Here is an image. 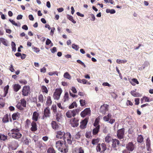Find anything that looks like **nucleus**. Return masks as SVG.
Wrapping results in <instances>:
<instances>
[{"instance_id":"e2e57ef3","label":"nucleus","mask_w":153,"mask_h":153,"mask_svg":"<svg viewBox=\"0 0 153 153\" xmlns=\"http://www.w3.org/2000/svg\"><path fill=\"white\" fill-rule=\"evenodd\" d=\"M51 42V41L49 39H47L46 42V44L47 45H49Z\"/></svg>"},{"instance_id":"6ab92c4d","label":"nucleus","mask_w":153,"mask_h":153,"mask_svg":"<svg viewBox=\"0 0 153 153\" xmlns=\"http://www.w3.org/2000/svg\"><path fill=\"white\" fill-rule=\"evenodd\" d=\"M62 92V90L61 88H57L54 93V96H60Z\"/></svg>"},{"instance_id":"393cba45","label":"nucleus","mask_w":153,"mask_h":153,"mask_svg":"<svg viewBox=\"0 0 153 153\" xmlns=\"http://www.w3.org/2000/svg\"><path fill=\"white\" fill-rule=\"evenodd\" d=\"M75 153H84V151L82 147L76 148L75 151Z\"/></svg>"},{"instance_id":"9b49d317","label":"nucleus","mask_w":153,"mask_h":153,"mask_svg":"<svg viewBox=\"0 0 153 153\" xmlns=\"http://www.w3.org/2000/svg\"><path fill=\"white\" fill-rule=\"evenodd\" d=\"M37 146L41 150H45L46 149L45 144L42 142H39L36 143Z\"/></svg>"},{"instance_id":"0e129e2a","label":"nucleus","mask_w":153,"mask_h":153,"mask_svg":"<svg viewBox=\"0 0 153 153\" xmlns=\"http://www.w3.org/2000/svg\"><path fill=\"white\" fill-rule=\"evenodd\" d=\"M39 101L41 102H43L44 101L43 96H39Z\"/></svg>"},{"instance_id":"c9c22d12","label":"nucleus","mask_w":153,"mask_h":153,"mask_svg":"<svg viewBox=\"0 0 153 153\" xmlns=\"http://www.w3.org/2000/svg\"><path fill=\"white\" fill-rule=\"evenodd\" d=\"M20 104L23 107H26V101L24 99H21Z\"/></svg>"},{"instance_id":"49530a36","label":"nucleus","mask_w":153,"mask_h":153,"mask_svg":"<svg viewBox=\"0 0 153 153\" xmlns=\"http://www.w3.org/2000/svg\"><path fill=\"white\" fill-rule=\"evenodd\" d=\"M0 39L3 45L6 46L8 45L7 44L4 39L1 38H0Z\"/></svg>"},{"instance_id":"c03bdc74","label":"nucleus","mask_w":153,"mask_h":153,"mask_svg":"<svg viewBox=\"0 0 153 153\" xmlns=\"http://www.w3.org/2000/svg\"><path fill=\"white\" fill-rule=\"evenodd\" d=\"M56 152L54 149L52 148H49L47 151V153H55Z\"/></svg>"},{"instance_id":"bb28decb","label":"nucleus","mask_w":153,"mask_h":153,"mask_svg":"<svg viewBox=\"0 0 153 153\" xmlns=\"http://www.w3.org/2000/svg\"><path fill=\"white\" fill-rule=\"evenodd\" d=\"M100 127L99 126L96 127L93 130V134L94 135L96 134L99 131Z\"/></svg>"},{"instance_id":"8fccbe9b","label":"nucleus","mask_w":153,"mask_h":153,"mask_svg":"<svg viewBox=\"0 0 153 153\" xmlns=\"http://www.w3.org/2000/svg\"><path fill=\"white\" fill-rule=\"evenodd\" d=\"M99 120L97 118H96L94 123V125L96 127L99 126L100 127L99 125H98Z\"/></svg>"},{"instance_id":"4c0bfd02","label":"nucleus","mask_w":153,"mask_h":153,"mask_svg":"<svg viewBox=\"0 0 153 153\" xmlns=\"http://www.w3.org/2000/svg\"><path fill=\"white\" fill-rule=\"evenodd\" d=\"M57 105L58 108L62 110H65L66 108L63 106L60 103H57Z\"/></svg>"},{"instance_id":"a211bd4d","label":"nucleus","mask_w":153,"mask_h":153,"mask_svg":"<svg viewBox=\"0 0 153 153\" xmlns=\"http://www.w3.org/2000/svg\"><path fill=\"white\" fill-rule=\"evenodd\" d=\"M88 123V120L87 119H85L81 122L80 127L81 128L83 129L85 127V126Z\"/></svg>"},{"instance_id":"72a5a7b5","label":"nucleus","mask_w":153,"mask_h":153,"mask_svg":"<svg viewBox=\"0 0 153 153\" xmlns=\"http://www.w3.org/2000/svg\"><path fill=\"white\" fill-rule=\"evenodd\" d=\"M52 103V101L51 98L50 96H48L47 99L46 104L48 106H50L51 105Z\"/></svg>"},{"instance_id":"052dcab7","label":"nucleus","mask_w":153,"mask_h":153,"mask_svg":"<svg viewBox=\"0 0 153 153\" xmlns=\"http://www.w3.org/2000/svg\"><path fill=\"white\" fill-rule=\"evenodd\" d=\"M131 94L132 96H137V93L135 91H131Z\"/></svg>"},{"instance_id":"58836bf2","label":"nucleus","mask_w":153,"mask_h":153,"mask_svg":"<svg viewBox=\"0 0 153 153\" xmlns=\"http://www.w3.org/2000/svg\"><path fill=\"white\" fill-rule=\"evenodd\" d=\"M2 121L4 123H7L8 122V115H5L2 119Z\"/></svg>"},{"instance_id":"2eb2a0df","label":"nucleus","mask_w":153,"mask_h":153,"mask_svg":"<svg viewBox=\"0 0 153 153\" xmlns=\"http://www.w3.org/2000/svg\"><path fill=\"white\" fill-rule=\"evenodd\" d=\"M120 142L117 139H114L112 140V147L113 148H115L119 145Z\"/></svg>"},{"instance_id":"dca6fc26","label":"nucleus","mask_w":153,"mask_h":153,"mask_svg":"<svg viewBox=\"0 0 153 153\" xmlns=\"http://www.w3.org/2000/svg\"><path fill=\"white\" fill-rule=\"evenodd\" d=\"M39 115V113L36 111L34 112L33 114L32 119L35 121H37L38 120Z\"/></svg>"},{"instance_id":"ea45409f","label":"nucleus","mask_w":153,"mask_h":153,"mask_svg":"<svg viewBox=\"0 0 153 153\" xmlns=\"http://www.w3.org/2000/svg\"><path fill=\"white\" fill-rule=\"evenodd\" d=\"M9 21L13 25H14L16 26H20V24L19 23L18 24H17V23H16L13 20H11V19H9Z\"/></svg>"},{"instance_id":"4be33fe9","label":"nucleus","mask_w":153,"mask_h":153,"mask_svg":"<svg viewBox=\"0 0 153 153\" xmlns=\"http://www.w3.org/2000/svg\"><path fill=\"white\" fill-rule=\"evenodd\" d=\"M21 88L20 85L18 84H15L13 85V88L15 92L18 91Z\"/></svg>"},{"instance_id":"6e6552de","label":"nucleus","mask_w":153,"mask_h":153,"mask_svg":"<svg viewBox=\"0 0 153 153\" xmlns=\"http://www.w3.org/2000/svg\"><path fill=\"white\" fill-rule=\"evenodd\" d=\"M66 133L61 131H58L56 133V137L59 139L63 138L65 140V137Z\"/></svg>"},{"instance_id":"79ce46f5","label":"nucleus","mask_w":153,"mask_h":153,"mask_svg":"<svg viewBox=\"0 0 153 153\" xmlns=\"http://www.w3.org/2000/svg\"><path fill=\"white\" fill-rule=\"evenodd\" d=\"M51 110H53V112L55 114V113L57 112L56 106V105H52L51 108Z\"/></svg>"},{"instance_id":"7c9ffc66","label":"nucleus","mask_w":153,"mask_h":153,"mask_svg":"<svg viewBox=\"0 0 153 153\" xmlns=\"http://www.w3.org/2000/svg\"><path fill=\"white\" fill-rule=\"evenodd\" d=\"M41 89L42 92L45 93L46 94H47L48 93V90L47 89V88L44 85L42 86L41 87Z\"/></svg>"},{"instance_id":"a19ab883","label":"nucleus","mask_w":153,"mask_h":153,"mask_svg":"<svg viewBox=\"0 0 153 153\" xmlns=\"http://www.w3.org/2000/svg\"><path fill=\"white\" fill-rule=\"evenodd\" d=\"M80 105L81 106H83L87 104V102L85 100L81 99L79 100Z\"/></svg>"},{"instance_id":"5fc2aeb1","label":"nucleus","mask_w":153,"mask_h":153,"mask_svg":"<svg viewBox=\"0 0 153 153\" xmlns=\"http://www.w3.org/2000/svg\"><path fill=\"white\" fill-rule=\"evenodd\" d=\"M55 74H56L57 75H58L57 71L51 72L48 73V75L50 76H52Z\"/></svg>"},{"instance_id":"de8ad7c7","label":"nucleus","mask_w":153,"mask_h":153,"mask_svg":"<svg viewBox=\"0 0 153 153\" xmlns=\"http://www.w3.org/2000/svg\"><path fill=\"white\" fill-rule=\"evenodd\" d=\"M32 48L33 51L36 53H38L40 51L39 48L34 46H33Z\"/></svg>"},{"instance_id":"f3484780","label":"nucleus","mask_w":153,"mask_h":153,"mask_svg":"<svg viewBox=\"0 0 153 153\" xmlns=\"http://www.w3.org/2000/svg\"><path fill=\"white\" fill-rule=\"evenodd\" d=\"M31 127L30 128V130L33 131H36L37 130V125L36 123L33 121L31 124Z\"/></svg>"},{"instance_id":"37998d69","label":"nucleus","mask_w":153,"mask_h":153,"mask_svg":"<svg viewBox=\"0 0 153 153\" xmlns=\"http://www.w3.org/2000/svg\"><path fill=\"white\" fill-rule=\"evenodd\" d=\"M146 144L147 147H149H149H150L151 141L149 137H148L146 139Z\"/></svg>"},{"instance_id":"1a4fd4ad","label":"nucleus","mask_w":153,"mask_h":153,"mask_svg":"<svg viewBox=\"0 0 153 153\" xmlns=\"http://www.w3.org/2000/svg\"><path fill=\"white\" fill-rule=\"evenodd\" d=\"M67 138V141L69 144H71L72 142V140H73V138L71 137V136L70 133L69 132H67L66 133L65 137V139Z\"/></svg>"},{"instance_id":"69168bd1","label":"nucleus","mask_w":153,"mask_h":153,"mask_svg":"<svg viewBox=\"0 0 153 153\" xmlns=\"http://www.w3.org/2000/svg\"><path fill=\"white\" fill-rule=\"evenodd\" d=\"M102 85L104 86H108V87H110L111 85L107 82H105L102 83Z\"/></svg>"},{"instance_id":"bf43d9fd","label":"nucleus","mask_w":153,"mask_h":153,"mask_svg":"<svg viewBox=\"0 0 153 153\" xmlns=\"http://www.w3.org/2000/svg\"><path fill=\"white\" fill-rule=\"evenodd\" d=\"M77 62L79 63L81 65L83 66L84 67H85L86 66L85 65L83 62L81 61L80 60H77Z\"/></svg>"},{"instance_id":"39448f33","label":"nucleus","mask_w":153,"mask_h":153,"mask_svg":"<svg viewBox=\"0 0 153 153\" xmlns=\"http://www.w3.org/2000/svg\"><path fill=\"white\" fill-rule=\"evenodd\" d=\"M78 110H73L72 111L69 110L66 113V116L68 118H71L74 117L77 112Z\"/></svg>"},{"instance_id":"5701e85b","label":"nucleus","mask_w":153,"mask_h":153,"mask_svg":"<svg viewBox=\"0 0 153 153\" xmlns=\"http://www.w3.org/2000/svg\"><path fill=\"white\" fill-rule=\"evenodd\" d=\"M51 125L52 128L54 129H56L59 127V125L56 123V122L53 121L52 122Z\"/></svg>"},{"instance_id":"864d4df0","label":"nucleus","mask_w":153,"mask_h":153,"mask_svg":"<svg viewBox=\"0 0 153 153\" xmlns=\"http://www.w3.org/2000/svg\"><path fill=\"white\" fill-rule=\"evenodd\" d=\"M16 107L17 108L20 110H22L23 109V108L21 106V104H20V103L19 102L16 105Z\"/></svg>"},{"instance_id":"603ef678","label":"nucleus","mask_w":153,"mask_h":153,"mask_svg":"<svg viewBox=\"0 0 153 153\" xmlns=\"http://www.w3.org/2000/svg\"><path fill=\"white\" fill-rule=\"evenodd\" d=\"M20 83L23 84L24 85H26L27 83V81L25 79H22L19 81Z\"/></svg>"},{"instance_id":"f704fd0d","label":"nucleus","mask_w":153,"mask_h":153,"mask_svg":"<svg viewBox=\"0 0 153 153\" xmlns=\"http://www.w3.org/2000/svg\"><path fill=\"white\" fill-rule=\"evenodd\" d=\"M143 100L146 102H149L152 100V99L149 98L146 96H144L143 98Z\"/></svg>"},{"instance_id":"09e8293b","label":"nucleus","mask_w":153,"mask_h":153,"mask_svg":"<svg viewBox=\"0 0 153 153\" xmlns=\"http://www.w3.org/2000/svg\"><path fill=\"white\" fill-rule=\"evenodd\" d=\"M101 146L102 147V151H104L106 150V145L105 143H102L101 145Z\"/></svg>"},{"instance_id":"2f4dec72","label":"nucleus","mask_w":153,"mask_h":153,"mask_svg":"<svg viewBox=\"0 0 153 153\" xmlns=\"http://www.w3.org/2000/svg\"><path fill=\"white\" fill-rule=\"evenodd\" d=\"M19 114L18 113H14L12 115V118L13 120H16L19 117Z\"/></svg>"},{"instance_id":"9d476101","label":"nucleus","mask_w":153,"mask_h":153,"mask_svg":"<svg viewBox=\"0 0 153 153\" xmlns=\"http://www.w3.org/2000/svg\"><path fill=\"white\" fill-rule=\"evenodd\" d=\"M126 148L127 149L130 151H132L136 148V146L133 143L129 142L126 146Z\"/></svg>"},{"instance_id":"f03ea898","label":"nucleus","mask_w":153,"mask_h":153,"mask_svg":"<svg viewBox=\"0 0 153 153\" xmlns=\"http://www.w3.org/2000/svg\"><path fill=\"white\" fill-rule=\"evenodd\" d=\"M55 146L58 150L61 152L65 153L68 151L67 145L62 141L59 140L56 141L55 144Z\"/></svg>"},{"instance_id":"338daca9","label":"nucleus","mask_w":153,"mask_h":153,"mask_svg":"<svg viewBox=\"0 0 153 153\" xmlns=\"http://www.w3.org/2000/svg\"><path fill=\"white\" fill-rule=\"evenodd\" d=\"M126 104L127 105H133L132 102H131L129 100H128L126 102Z\"/></svg>"},{"instance_id":"4468645a","label":"nucleus","mask_w":153,"mask_h":153,"mask_svg":"<svg viewBox=\"0 0 153 153\" xmlns=\"http://www.w3.org/2000/svg\"><path fill=\"white\" fill-rule=\"evenodd\" d=\"M60 111H59L55 114H56V120L58 122L60 121L61 118H62V114H61Z\"/></svg>"},{"instance_id":"4d7b16f0","label":"nucleus","mask_w":153,"mask_h":153,"mask_svg":"<svg viewBox=\"0 0 153 153\" xmlns=\"http://www.w3.org/2000/svg\"><path fill=\"white\" fill-rule=\"evenodd\" d=\"M81 136V134L79 132H78L75 135V137L76 139H78L80 138Z\"/></svg>"},{"instance_id":"cd10ccee","label":"nucleus","mask_w":153,"mask_h":153,"mask_svg":"<svg viewBox=\"0 0 153 153\" xmlns=\"http://www.w3.org/2000/svg\"><path fill=\"white\" fill-rule=\"evenodd\" d=\"M23 142L25 145H28L30 142V140L26 137H24L23 138Z\"/></svg>"},{"instance_id":"ddd939ff","label":"nucleus","mask_w":153,"mask_h":153,"mask_svg":"<svg viewBox=\"0 0 153 153\" xmlns=\"http://www.w3.org/2000/svg\"><path fill=\"white\" fill-rule=\"evenodd\" d=\"M78 121L79 120H78L74 118L71 120V124L72 126L73 127H77L79 125Z\"/></svg>"},{"instance_id":"3c124183","label":"nucleus","mask_w":153,"mask_h":153,"mask_svg":"<svg viewBox=\"0 0 153 153\" xmlns=\"http://www.w3.org/2000/svg\"><path fill=\"white\" fill-rule=\"evenodd\" d=\"M72 47L73 48L75 49L76 51L78 50L79 48V46L77 45H75L74 44H72Z\"/></svg>"},{"instance_id":"680f3d73","label":"nucleus","mask_w":153,"mask_h":153,"mask_svg":"<svg viewBox=\"0 0 153 153\" xmlns=\"http://www.w3.org/2000/svg\"><path fill=\"white\" fill-rule=\"evenodd\" d=\"M51 51L53 53H54L55 52H56L57 50L56 48L55 47H53L52 49H51Z\"/></svg>"},{"instance_id":"20e7f679","label":"nucleus","mask_w":153,"mask_h":153,"mask_svg":"<svg viewBox=\"0 0 153 153\" xmlns=\"http://www.w3.org/2000/svg\"><path fill=\"white\" fill-rule=\"evenodd\" d=\"M22 92L23 96H28L30 93V87L27 85L24 86Z\"/></svg>"},{"instance_id":"c756f323","label":"nucleus","mask_w":153,"mask_h":153,"mask_svg":"<svg viewBox=\"0 0 153 153\" xmlns=\"http://www.w3.org/2000/svg\"><path fill=\"white\" fill-rule=\"evenodd\" d=\"M143 140V137L141 135H138L137 137V141L139 143H141Z\"/></svg>"},{"instance_id":"0eeeda50","label":"nucleus","mask_w":153,"mask_h":153,"mask_svg":"<svg viewBox=\"0 0 153 153\" xmlns=\"http://www.w3.org/2000/svg\"><path fill=\"white\" fill-rule=\"evenodd\" d=\"M124 129L123 128L117 131V136L118 138L120 139L123 138L124 137Z\"/></svg>"},{"instance_id":"e433bc0d","label":"nucleus","mask_w":153,"mask_h":153,"mask_svg":"<svg viewBox=\"0 0 153 153\" xmlns=\"http://www.w3.org/2000/svg\"><path fill=\"white\" fill-rule=\"evenodd\" d=\"M64 77L69 79H71V75L68 72H66L64 74Z\"/></svg>"},{"instance_id":"a878e982","label":"nucleus","mask_w":153,"mask_h":153,"mask_svg":"<svg viewBox=\"0 0 153 153\" xmlns=\"http://www.w3.org/2000/svg\"><path fill=\"white\" fill-rule=\"evenodd\" d=\"M66 17L69 20L74 24H75L76 23V21L74 20L72 16L67 14V15Z\"/></svg>"},{"instance_id":"423d86ee","label":"nucleus","mask_w":153,"mask_h":153,"mask_svg":"<svg viewBox=\"0 0 153 153\" xmlns=\"http://www.w3.org/2000/svg\"><path fill=\"white\" fill-rule=\"evenodd\" d=\"M91 110L89 108H86L80 113V115L82 117H85L87 115H90L91 114Z\"/></svg>"},{"instance_id":"a18cd8bd","label":"nucleus","mask_w":153,"mask_h":153,"mask_svg":"<svg viewBox=\"0 0 153 153\" xmlns=\"http://www.w3.org/2000/svg\"><path fill=\"white\" fill-rule=\"evenodd\" d=\"M0 139L4 141L7 139V136L4 134H0Z\"/></svg>"},{"instance_id":"aec40b11","label":"nucleus","mask_w":153,"mask_h":153,"mask_svg":"<svg viewBox=\"0 0 153 153\" xmlns=\"http://www.w3.org/2000/svg\"><path fill=\"white\" fill-rule=\"evenodd\" d=\"M129 81L130 83L133 86H135L136 84H138L139 83L137 79L136 78H133Z\"/></svg>"},{"instance_id":"f257e3e1","label":"nucleus","mask_w":153,"mask_h":153,"mask_svg":"<svg viewBox=\"0 0 153 153\" xmlns=\"http://www.w3.org/2000/svg\"><path fill=\"white\" fill-rule=\"evenodd\" d=\"M18 125L16 128H14L11 130L10 131L11 132L10 134V136L12 137L15 139H19L21 138L22 136V134L19 132V127L20 126V125L17 122L14 123V125Z\"/></svg>"},{"instance_id":"774afa93","label":"nucleus","mask_w":153,"mask_h":153,"mask_svg":"<svg viewBox=\"0 0 153 153\" xmlns=\"http://www.w3.org/2000/svg\"><path fill=\"white\" fill-rule=\"evenodd\" d=\"M28 17L29 19L31 21H33L34 20V18L33 16L32 15H29Z\"/></svg>"},{"instance_id":"c85d7f7f","label":"nucleus","mask_w":153,"mask_h":153,"mask_svg":"<svg viewBox=\"0 0 153 153\" xmlns=\"http://www.w3.org/2000/svg\"><path fill=\"white\" fill-rule=\"evenodd\" d=\"M9 85H7L6 86H5L4 89V96H6L7 94L8 93V91L9 88Z\"/></svg>"},{"instance_id":"412c9836","label":"nucleus","mask_w":153,"mask_h":153,"mask_svg":"<svg viewBox=\"0 0 153 153\" xmlns=\"http://www.w3.org/2000/svg\"><path fill=\"white\" fill-rule=\"evenodd\" d=\"M111 114L109 113L107 115L104 116L103 117V119L105 121H108L111 118Z\"/></svg>"},{"instance_id":"473e14b6","label":"nucleus","mask_w":153,"mask_h":153,"mask_svg":"<svg viewBox=\"0 0 153 153\" xmlns=\"http://www.w3.org/2000/svg\"><path fill=\"white\" fill-rule=\"evenodd\" d=\"M77 107V104L76 102H73L69 106V108L70 109H72Z\"/></svg>"},{"instance_id":"7ed1b4c3","label":"nucleus","mask_w":153,"mask_h":153,"mask_svg":"<svg viewBox=\"0 0 153 153\" xmlns=\"http://www.w3.org/2000/svg\"><path fill=\"white\" fill-rule=\"evenodd\" d=\"M50 109L48 107H47L44 109L43 111V115L42 117V119L45 120L47 117H49L50 116Z\"/></svg>"},{"instance_id":"f8f14e48","label":"nucleus","mask_w":153,"mask_h":153,"mask_svg":"<svg viewBox=\"0 0 153 153\" xmlns=\"http://www.w3.org/2000/svg\"><path fill=\"white\" fill-rule=\"evenodd\" d=\"M108 105L107 104H104L102 105L100 109V111L103 114H105L108 110Z\"/></svg>"},{"instance_id":"b1692460","label":"nucleus","mask_w":153,"mask_h":153,"mask_svg":"<svg viewBox=\"0 0 153 153\" xmlns=\"http://www.w3.org/2000/svg\"><path fill=\"white\" fill-rule=\"evenodd\" d=\"M112 138L109 134L107 135L105 138V141L107 143H109L111 141Z\"/></svg>"},{"instance_id":"6e6d98bb","label":"nucleus","mask_w":153,"mask_h":153,"mask_svg":"<svg viewBox=\"0 0 153 153\" xmlns=\"http://www.w3.org/2000/svg\"><path fill=\"white\" fill-rule=\"evenodd\" d=\"M97 152H100L101 150V146L100 144H98L96 148Z\"/></svg>"},{"instance_id":"13d9d810","label":"nucleus","mask_w":153,"mask_h":153,"mask_svg":"<svg viewBox=\"0 0 153 153\" xmlns=\"http://www.w3.org/2000/svg\"><path fill=\"white\" fill-rule=\"evenodd\" d=\"M99 142V140L97 139H94L92 140V143L93 145H95L97 143Z\"/></svg>"}]
</instances>
